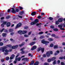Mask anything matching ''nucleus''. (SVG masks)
I'll use <instances>...</instances> for the list:
<instances>
[{"label": "nucleus", "instance_id": "obj_55", "mask_svg": "<svg viewBox=\"0 0 65 65\" xmlns=\"http://www.w3.org/2000/svg\"><path fill=\"white\" fill-rule=\"evenodd\" d=\"M37 18L38 19H41V16L40 15L39 16H38L37 17Z\"/></svg>", "mask_w": 65, "mask_h": 65}, {"label": "nucleus", "instance_id": "obj_64", "mask_svg": "<svg viewBox=\"0 0 65 65\" xmlns=\"http://www.w3.org/2000/svg\"><path fill=\"white\" fill-rule=\"evenodd\" d=\"M64 23H63V26L64 27H65V21L64 22Z\"/></svg>", "mask_w": 65, "mask_h": 65}, {"label": "nucleus", "instance_id": "obj_49", "mask_svg": "<svg viewBox=\"0 0 65 65\" xmlns=\"http://www.w3.org/2000/svg\"><path fill=\"white\" fill-rule=\"evenodd\" d=\"M31 33H32V31L29 32L28 34V35H30V34H31Z\"/></svg>", "mask_w": 65, "mask_h": 65}, {"label": "nucleus", "instance_id": "obj_53", "mask_svg": "<svg viewBox=\"0 0 65 65\" xmlns=\"http://www.w3.org/2000/svg\"><path fill=\"white\" fill-rule=\"evenodd\" d=\"M15 56V55H14V54H12L11 55V57H12L13 58H14V56Z\"/></svg>", "mask_w": 65, "mask_h": 65}, {"label": "nucleus", "instance_id": "obj_36", "mask_svg": "<svg viewBox=\"0 0 65 65\" xmlns=\"http://www.w3.org/2000/svg\"><path fill=\"white\" fill-rule=\"evenodd\" d=\"M58 27H59V28H62L63 27V26L61 25H58Z\"/></svg>", "mask_w": 65, "mask_h": 65}, {"label": "nucleus", "instance_id": "obj_35", "mask_svg": "<svg viewBox=\"0 0 65 65\" xmlns=\"http://www.w3.org/2000/svg\"><path fill=\"white\" fill-rule=\"evenodd\" d=\"M4 44V43L2 42H0V46H2Z\"/></svg>", "mask_w": 65, "mask_h": 65}, {"label": "nucleus", "instance_id": "obj_31", "mask_svg": "<svg viewBox=\"0 0 65 65\" xmlns=\"http://www.w3.org/2000/svg\"><path fill=\"white\" fill-rule=\"evenodd\" d=\"M21 51V54H24V53H25V52L23 50H20Z\"/></svg>", "mask_w": 65, "mask_h": 65}, {"label": "nucleus", "instance_id": "obj_46", "mask_svg": "<svg viewBox=\"0 0 65 65\" xmlns=\"http://www.w3.org/2000/svg\"><path fill=\"white\" fill-rule=\"evenodd\" d=\"M11 10H10V9H8V12H10V11L11 12Z\"/></svg>", "mask_w": 65, "mask_h": 65}, {"label": "nucleus", "instance_id": "obj_20", "mask_svg": "<svg viewBox=\"0 0 65 65\" xmlns=\"http://www.w3.org/2000/svg\"><path fill=\"white\" fill-rule=\"evenodd\" d=\"M39 64V62L38 61H36L34 64V65H38Z\"/></svg>", "mask_w": 65, "mask_h": 65}, {"label": "nucleus", "instance_id": "obj_26", "mask_svg": "<svg viewBox=\"0 0 65 65\" xmlns=\"http://www.w3.org/2000/svg\"><path fill=\"white\" fill-rule=\"evenodd\" d=\"M45 38V37H44V36H41L40 37V39H43V38Z\"/></svg>", "mask_w": 65, "mask_h": 65}, {"label": "nucleus", "instance_id": "obj_28", "mask_svg": "<svg viewBox=\"0 0 65 65\" xmlns=\"http://www.w3.org/2000/svg\"><path fill=\"white\" fill-rule=\"evenodd\" d=\"M55 24L56 25H58L59 24V22L58 21V20L57 21H56L55 22Z\"/></svg>", "mask_w": 65, "mask_h": 65}, {"label": "nucleus", "instance_id": "obj_13", "mask_svg": "<svg viewBox=\"0 0 65 65\" xmlns=\"http://www.w3.org/2000/svg\"><path fill=\"white\" fill-rule=\"evenodd\" d=\"M34 22H35V24H36L37 23L39 22V20L37 19H36L35 20Z\"/></svg>", "mask_w": 65, "mask_h": 65}, {"label": "nucleus", "instance_id": "obj_45", "mask_svg": "<svg viewBox=\"0 0 65 65\" xmlns=\"http://www.w3.org/2000/svg\"><path fill=\"white\" fill-rule=\"evenodd\" d=\"M5 30V29L4 28H2L1 30V32H3V30Z\"/></svg>", "mask_w": 65, "mask_h": 65}, {"label": "nucleus", "instance_id": "obj_8", "mask_svg": "<svg viewBox=\"0 0 65 65\" xmlns=\"http://www.w3.org/2000/svg\"><path fill=\"white\" fill-rule=\"evenodd\" d=\"M35 43H36V42L35 41L32 42L29 44V45L31 46V45H34Z\"/></svg>", "mask_w": 65, "mask_h": 65}, {"label": "nucleus", "instance_id": "obj_24", "mask_svg": "<svg viewBox=\"0 0 65 65\" xmlns=\"http://www.w3.org/2000/svg\"><path fill=\"white\" fill-rule=\"evenodd\" d=\"M56 59V57H53L51 58V61H54V60H55Z\"/></svg>", "mask_w": 65, "mask_h": 65}, {"label": "nucleus", "instance_id": "obj_61", "mask_svg": "<svg viewBox=\"0 0 65 65\" xmlns=\"http://www.w3.org/2000/svg\"><path fill=\"white\" fill-rule=\"evenodd\" d=\"M41 59L42 61V62H43V57H41Z\"/></svg>", "mask_w": 65, "mask_h": 65}, {"label": "nucleus", "instance_id": "obj_39", "mask_svg": "<svg viewBox=\"0 0 65 65\" xmlns=\"http://www.w3.org/2000/svg\"><path fill=\"white\" fill-rule=\"evenodd\" d=\"M49 19L50 20H53V18L52 17H50L49 18Z\"/></svg>", "mask_w": 65, "mask_h": 65}, {"label": "nucleus", "instance_id": "obj_27", "mask_svg": "<svg viewBox=\"0 0 65 65\" xmlns=\"http://www.w3.org/2000/svg\"><path fill=\"white\" fill-rule=\"evenodd\" d=\"M27 32V31H22V34H26Z\"/></svg>", "mask_w": 65, "mask_h": 65}, {"label": "nucleus", "instance_id": "obj_60", "mask_svg": "<svg viewBox=\"0 0 65 65\" xmlns=\"http://www.w3.org/2000/svg\"><path fill=\"white\" fill-rule=\"evenodd\" d=\"M55 38H57V39L58 38H59V37L58 36H55Z\"/></svg>", "mask_w": 65, "mask_h": 65}, {"label": "nucleus", "instance_id": "obj_1", "mask_svg": "<svg viewBox=\"0 0 65 65\" xmlns=\"http://www.w3.org/2000/svg\"><path fill=\"white\" fill-rule=\"evenodd\" d=\"M11 12L13 13H16V12H18L19 11V9H16L15 10V6L14 5H13L12 7H11Z\"/></svg>", "mask_w": 65, "mask_h": 65}, {"label": "nucleus", "instance_id": "obj_54", "mask_svg": "<svg viewBox=\"0 0 65 65\" xmlns=\"http://www.w3.org/2000/svg\"><path fill=\"white\" fill-rule=\"evenodd\" d=\"M43 32H39V34H43Z\"/></svg>", "mask_w": 65, "mask_h": 65}, {"label": "nucleus", "instance_id": "obj_41", "mask_svg": "<svg viewBox=\"0 0 65 65\" xmlns=\"http://www.w3.org/2000/svg\"><path fill=\"white\" fill-rule=\"evenodd\" d=\"M4 32L5 33H8V30L6 29H5L4 30Z\"/></svg>", "mask_w": 65, "mask_h": 65}, {"label": "nucleus", "instance_id": "obj_4", "mask_svg": "<svg viewBox=\"0 0 65 65\" xmlns=\"http://www.w3.org/2000/svg\"><path fill=\"white\" fill-rule=\"evenodd\" d=\"M49 42L46 41L44 40V39H43L41 40V43H43V44H45L46 45H47V44Z\"/></svg>", "mask_w": 65, "mask_h": 65}, {"label": "nucleus", "instance_id": "obj_48", "mask_svg": "<svg viewBox=\"0 0 65 65\" xmlns=\"http://www.w3.org/2000/svg\"><path fill=\"white\" fill-rule=\"evenodd\" d=\"M1 27H2V28H3V27H4V24H3V23L2 24H1Z\"/></svg>", "mask_w": 65, "mask_h": 65}, {"label": "nucleus", "instance_id": "obj_37", "mask_svg": "<svg viewBox=\"0 0 65 65\" xmlns=\"http://www.w3.org/2000/svg\"><path fill=\"white\" fill-rule=\"evenodd\" d=\"M51 61H52V59L50 58L48 59V62H51Z\"/></svg>", "mask_w": 65, "mask_h": 65}, {"label": "nucleus", "instance_id": "obj_58", "mask_svg": "<svg viewBox=\"0 0 65 65\" xmlns=\"http://www.w3.org/2000/svg\"><path fill=\"white\" fill-rule=\"evenodd\" d=\"M44 65H49V63H45L44 64Z\"/></svg>", "mask_w": 65, "mask_h": 65}, {"label": "nucleus", "instance_id": "obj_57", "mask_svg": "<svg viewBox=\"0 0 65 65\" xmlns=\"http://www.w3.org/2000/svg\"><path fill=\"white\" fill-rule=\"evenodd\" d=\"M3 13H0V17H1L2 15H3Z\"/></svg>", "mask_w": 65, "mask_h": 65}, {"label": "nucleus", "instance_id": "obj_47", "mask_svg": "<svg viewBox=\"0 0 65 65\" xmlns=\"http://www.w3.org/2000/svg\"><path fill=\"white\" fill-rule=\"evenodd\" d=\"M21 57H19L18 58V61H21Z\"/></svg>", "mask_w": 65, "mask_h": 65}, {"label": "nucleus", "instance_id": "obj_15", "mask_svg": "<svg viewBox=\"0 0 65 65\" xmlns=\"http://www.w3.org/2000/svg\"><path fill=\"white\" fill-rule=\"evenodd\" d=\"M36 12L35 11L31 13V15L33 16V15H35L36 14Z\"/></svg>", "mask_w": 65, "mask_h": 65}, {"label": "nucleus", "instance_id": "obj_56", "mask_svg": "<svg viewBox=\"0 0 65 65\" xmlns=\"http://www.w3.org/2000/svg\"><path fill=\"white\" fill-rule=\"evenodd\" d=\"M7 23V22H5L3 23V24L4 25H6V24Z\"/></svg>", "mask_w": 65, "mask_h": 65}, {"label": "nucleus", "instance_id": "obj_3", "mask_svg": "<svg viewBox=\"0 0 65 65\" xmlns=\"http://www.w3.org/2000/svg\"><path fill=\"white\" fill-rule=\"evenodd\" d=\"M46 54L47 57H50L51 56V54H53V51H48Z\"/></svg>", "mask_w": 65, "mask_h": 65}, {"label": "nucleus", "instance_id": "obj_52", "mask_svg": "<svg viewBox=\"0 0 65 65\" xmlns=\"http://www.w3.org/2000/svg\"><path fill=\"white\" fill-rule=\"evenodd\" d=\"M5 52H6V53H7V52H9V50H7V49H6L5 50Z\"/></svg>", "mask_w": 65, "mask_h": 65}, {"label": "nucleus", "instance_id": "obj_23", "mask_svg": "<svg viewBox=\"0 0 65 65\" xmlns=\"http://www.w3.org/2000/svg\"><path fill=\"white\" fill-rule=\"evenodd\" d=\"M35 24H36L35 23V22H34V21L33 22H31L30 23V25L31 26L34 25H35Z\"/></svg>", "mask_w": 65, "mask_h": 65}, {"label": "nucleus", "instance_id": "obj_33", "mask_svg": "<svg viewBox=\"0 0 65 65\" xmlns=\"http://www.w3.org/2000/svg\"><path fill=\"white\" fill-rule=\"evenodd\" d=\"M11 18L10 16L8 15L6 17V19H9V18Z\"/></svg>", "mask_w": 65, "mask_h": 65}, {"label": "nucleus", "instance_id": "obj_44", "mask_svg": "<svg viewBox=\"0 0 65 65\" xmlns=\"http://www.w3.org/2000/svg\"><path fill=\"white\" fill-rule=\"evenodd\" d=\"M19 7L20 8V10H22L23 9V8L22 7L19 6Z\"/></svg>", "mask_w": 65, "mask_h": 65}, {"label": "nucleus", "instance_id": "obj_16", "mask_svg": "<svg viewBox=\"0 0 65 65\" xmlns=\"http://www.w3.org/2000/svg\"><path fill=\"white\" fill-rule=\"evenodd\" d=\"M48 40L50 41H53L54 40V39L53 38H48Z\"/></svg>", "mask_w": 65, "mask_h": 65}, {"label": "nucleus", "instance_id": "obj_63", "mask_svg": "<svg viewBox=\"0 0 65 65\" xmlns=\"http://www.w3.org/2000/svg\"><path fill=\"white\" fill-rule=\"evenodd\" d=\"M13 34H14V32H11L10 33V35H13Z\"/></svg>", "mask_w": 65, "mask_h": 65}, {"label": "nucleus", "instance_id": "obj_21", "mask_svg": "<svg viewBox=\"0 0 65 65\" xmlns=\"http://www.w3.org/2000/svg\"><path fill=\"white\" fill-rule=\"evenodd\" d=\"M7 48V47L6 46H5L4 47H3V52H5V49H6Z\"/></svg>", "mask_w": 65, "mask_h": 65}, {"label": "nucleus", "instance_id": "obj_7", "mask_svg": "<svg viewBox=\"0 0 65 65\" xmlns=\"http://www.w3.org/2000/svg\"><path fill=\"white\" fill-rule=\"evenodd\" d=\"M22 61H23V60H25V61H26L28 62V58H22Z\"/></svg>", "mask_w": 65, "mask_h": 65}, {"label": "nucleus", "instance_id": "obj_9", "mask_svg": "<svg viewBox=\"0 0 65 65\" xmlns=\"http://www.w3.org/2000/svg\"><path fill=\"white\" fill-rule=\"evenodd\" d=\"M13 31H14L13 29L11 28H10L9 30V32H12Z\"/></svg>", "mask_w": 65, "mask_h": 65}, {"label": "nucleus", "instance_id": "obj_6", "mask_svg": "<svg viewBox=\"0 0 65 65\" xmlns=\"http://www.w3.org/2000/svg\"><path fill=\"white\" fill-rule=\"evenodd\" d=\"M37 48V46L36 45H34L33 47L32 48H31V51H33L34 50H35V49H36Z\"/></svg>", "mask_w": 65, "mask_h": 65}, {"label": "nucleus", "instance_id": "obj_12", "mask_svg": "<svg viewBox=\"0 0 65 65\" xmlns=\"http://www.w3.org/2000/svg\"><path fill=\"white\" fill-rule=\"evenodd\" d=\"M58 48V45H54V49H56Z\"/></svg>", "mask_w": 65, "mask_h": 65}, {"label": "nucleus", "instance_id": "obj_62", "mask_svg": "<svg viewBox=\"0 0 65 65\" xmlns=\"http://www.w3.org/2000/svg\"><path fill=\"white\" fill-rule=\"evenodd\" d=\"M4 17H1V20H4Z\"/></svg>", "mask_w": 65, "mask_h": 65}, {"label": "nucleus", "instance_id": "obj_34", "mask_svg": "<svg viewBox=\"0 0 65 65\" xmlns=\"http://www.w3.org/2000/svg\"><path fill=\"white\" fill-rule=\"evenodd\" d=\"M6 35V33H3L2 34V35L3 37H4Z\"/></svg>", "mask_w": 65, "mask_h": 65}, {"label": "nucleus", "instance_id": "obj_18", "mask_svg": "<svg viewBox=\"0 0 65 65\" xmlns=\"http://www.w3.org/2000/svg\"><path fill=\"white\" fill-rule=\"evenodd\" d=\"M53 30L54 31H59V29L57 28H54L53 29Z\"/></svg>", "mask_w": 65, "mask_h": 65}, {"label": "nucleus", "instance_id": "obj_5", "mask_svg": "<svg viewBox=\"0 0 65 65\" xmlns=\"http://www.w3.org/2000/svg\"><path fill=\"white\" fill-rule=\"evenodd\" d=\"M22 25V23H19L16 26V27L15 28V29H17V28H19V27H21V26Z\"/></svg>", "mask_w": 65, "mask_h": 65}, {"label": "nucleus", "instance_id": "obj_40", "mask_svg": "<svg viewBox=\"0 0 65 65\" xmlns=\"http://www.w3.org/2000/svg\"><path fill=\"white\" fill-rule=\"evenodd\" d=\"M50 28H51V29H54L55 28V26L53 25H51L50 26Z\"/></svg>", "mask_w": 65, "mask_h": 65}, {"label": "nucleus", "instance_id": "obj_59", "mask_svg": "<svg viewBox=\"0 0 65 65\" xmlns=\"http://www.w3.org/2000/svg\"><path fill=\"white\" fill-rule=\"evenodd\" d=\"M25 29H28V26L25 27H24Z\"/></svg>", "mask_w": 65, "mask_h": 65}, {"label": "nucleus", "instance_id": "obj_25", "mask_svg": "<svg viewBox=\"0 0 65 65\" xmlns=\"http://www.w3.org/2000/svg\"><path fill=\"white\" fill-rule=\"evenodd\" d=\"M41 47H39L38 48L37 51L38 52H39L40 51H41Z\"/></svg>", "mask_w": 65, "mask_h": 65}, {"label": "nucleus", "instance_id": "obj_19", "mask_svg": "<svg viewBox=\"0 0 65 65\" xmlns=\"http://www.w3.org/2000/svg\"><path fill=\"white\" fill-rule=\"evenodd\" d=\"M41 51L42 53H44V48H42Z\"/></svg>", "mask_w": 65, "mask_h": 65}, {"label": "nucleus", "instance_id": "obj_11", "mask_svg": "<svg viewBox=\"0 0 65 65\" xmlns=\"http://www.w3.org/2000/svg\"><path fill=\"white\" fill-rule=\"evenodd\" d=\"M58 21L60 23L62 22V21H63V19L62 18H59L58 19Z\"/></svg>", "mask_w": 65, "mask_h": 65}, {"label": "nucleus", "instance_id": "obj_2", "mask_svg": "<svg viewBox=\"0 0 65 65\" xmlns=\"http://www.w3.org/2000/svg\"><path fill=\"white\" fill-rule=\"evenodd\" d=\"M7 46L8 47H9V48H11L12 49H15L17 48L18 47V45H16L15 46H13L12 47L11 46V45L10 44L8 45H7Z\"/></svg>", "mask_w": 65, "mask_h": 65}, {"label": "nucleus", "instance_id": "obj_29", "mask_svg": "<svg viewBox=\"0 0 65 65\" xmlns=\"http://www.w3.org/2000/svg\"><path fill=\"white\" fill-rule=\"evenodd\" d=\"M3 47H2L0 48V51H2V52H4V51H3Z\"/></svg>", "mask_w": 65, "mask_h": 65}, {"label": "nucleus", "instance_id": "obj_32", "mask_svg": "<svg viewBox=\"0 0 65 65\" xmlns=\"http://www.w3.org/2000/svg\"><path fill=\"white\" fill-rule=\"evenodd\" d=\"M56 64V60H55L53 62V65H55Z\"/></svg>", "mask_w": 65, "mask_h": 65}, {"label": "nucleus", "instance_id": "obj_50", "mask_svg": "<svg viewBox=\"0 0 65 65\" xmlns=\"http://www.w3.org/2000/svg\"><path fill=\"white\" fill-rule=\"evenodd\" d=\"M59 59H60V60H61L63 59V57H59Z\"/></svg>", "mask_w": 65, "mask_h": 65}, {"label": "nucleus", "instance_id": "obj_22", "mask_svg": "<svg viewBox=\"0 0 65 65\" xmlns=\"http://www.w3.org/2000/svg\"><path fill=\"white\" fill-rule=\"evenodd\" d=\"M34 60H33L32 61H31V63L30 64V65H33V64H34Z\"/></svg>", "mask_w": 65, "mask_h": 65}, {"label": "nucleus", "instance_id": "obj_51", "mask_svg": "<svg viewBox=\"0 0 65 65\" xmlns=\"http://www.w3.org/2000/svg\"><path fill=\"white\" fill-rule=\"evenodd\" d=\"M61 65H65V63L63 62H61Z\"/></svg>", "mask_w": 65, "mask_h": 65}, {"label": "nucleus", "instance_id": "obj_17", "mask_svg": "<svg viewBox=\"0 0 65 65\" xmlns=\"http://www.w3.org/2000/svg\"><path fill=\"white\" fill-rule=\"evenodd\" d=\"M22 31L21 30H19L18 31V33L20 34V35H22Z\"/></svg>", "mask_w": 65, "mask_h": 65}, {"label": "nucleus", "instance_id": "obj_38", "mask_svg": "<svg viewBox=\"0 0 65 65\" xmlns=\"http://www.w3.org/2000/svg\"><path fill=\"white\" fill-rule=\"evenodd\" d=\"M9 57L8 56L6 58V60H9Z\"/></svg>", "mask_w": 65, "mask_h": 65}, {"label": "nucleus", "instance_id": "obj_30", "mask_svg": "<svg viewBox=\"0 0 65 65\" xmlns=\"http://www.w3.org/2000/svg\"><path fill=\"white\" fill-rule=\"evenodd\" d=\"M24 12L23 11H21L20 13V14L21 15H22L23 14H24Z\"/></svg>", "mask_w": 65, "mask_h": 65}, {"label": "nucleus", "instance_id": "obj_43", "mask_svg": "<svg viewBox=\"0 0 65 65\" xmlns=\"http://www.w3.org/2000/svg\"><path fill=\"white\" fill-rule=\"evenodd\" d=\"M51 36L53 37H55V36H56V35L55 34H52Z\"/></svg>", "mask_w": 65, "mask_h": 65}, {"label": "nucleus", "instance_id": "obj_42", "mask_svg": "<svg viewBox=\"0 0 65 65\" xmlns=\"http://www.w3.org/2000/svg\"><path fill=\"white\" fill-rule=\"evenodd\" d=\"M50 47H53L54 46V44L53 43L51 44H50Z\"/></svg>", "mask_w": 65, "mask_h": 65}, {"label": "nucleus", "instance_id": "obj_14", "mask_svg": "<svg viewBox=\"0 0 65 65\" xmlns=\"http://www.w3.org/2000/svg\"><path fill=\"white\" fill-rule=\"evenodd\" d=\"M10 23L9 22H7L6 24V25L7 26V27H9V26H10Z\"/></svg>", "mask_w": 65, "mask_h": 65}, {"label": "nucleus", "instance_id": "obj_10", "mask_svg": "<svg viewBox=\"0 0 65 65\" xmlns=\"http://www.w3.org/2000/svg\"><path fill=\"white\" fill-rule=\"evenodd\" d=\"M25 43V42H23L21 44H20L19 45L20 47H21L23 46V45H24Z\"/></svg>", "mask_w": 65, "mask_h": 65}]
</instances>
